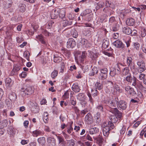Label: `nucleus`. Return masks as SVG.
<instances>
[{"mask_svg":"<svg viewBox=\"0 0 146 146\" xmlns=\"http://www.w3.org/2000/svg\"><path fill=\"white\" fill-rule=\"evenodd\" d=\"M102 126L104 127L103 130L104 135L107 137L109 135V131L114 127L113 124L110 121L104 122Z\"/></svg>","mask_w":146,"mask_h":146,"instance_id":"nucleus-1","label":"nucleus"},{"mask_svg":"<svg viewBox=\"0 0 146 146\" xmlns=\"http://www.w3.org/2000/svg\"><path fill=\"white\" fill-rule=\"evenodd\" d=\"M110 111L115 115H111L110 117L111 121H110L112 123H115L118 120V118H118H121L122 117L121 113L116 108L111 109Z\"/></svg>","mask_w":146,"mask_h":146,"instance_id":"nucleus-2","label":"nucleus"},{"mask_svg":"<svg viewBox=\"0 0 146 146\" xmlns=\"http://www.w3.org/2000/svg\"><path fill=\"white\" fill-rule=\"evenodd\" d=\"M129 83L137 89L142 90L144 88V87L142 85V82L138 81L134 76L133 77L132 80Z\"/></svg>","mask_w":146,"mask_h":146,"instance_id":"nucleus-3","label":"nucleus"},{"mask_svg":"<svg viewBox=\"0 0 146 146\" xmlns=\"http://www.w3.org/2000/svg\"><path fill=\"white\" fill-rule=\"evenodd\" d=\"M34 88L30 86H27L25 85L23 86L21 88V94L25 96L26 95H30L34 92Z\"/></svg>","mask_w":146,"mask_h":146,"instance_id":"nucleus-4","label":"nucleus"},{"mask_svg":"<svg viewBox=\"0 0 146 146\" xmlns=\"http://www.w3.org/2000/svg\"><path fill=\"white\" fill-rule=\"evenodd\" d=\"M137 70L138 72L141 73L146 70L145 63L143 60H140L137 62Z\"/></svg>","mask_w":146,"mask_h":146,"instance_id":"nucleus-5","label":"nucleus"},{"mask_svg":"<svg viewBox=\"0 0 146 146\" xmlns=\"http://www.w3.org/2000/svg\"><path fill=\"white\" fill-rule=\"evenodd\" d=\"M100 71V72L99 73V78L101 80H104L108 76V69L106 68H101Z\"/></svg>","mask_w":146,"mask_h":146,"instance_id":"nucleus-6","label":"nucleus"},{"mask_svg":"<svg viewBox=\"0 0 146 146\" xmlns=\"http://www.w3.org/2000/svg\"><path fill=\"white\" fill-rule=\"evenodd\" d=\"M76 45V42L72 38L68 39L67 43V48H73Z\"/></svg>","mask_w":146,"mask_h":146,"instance_id":"nucleus-7","label":"nucleus"},{"mask_svg":"<svg viewBox=\"0 0 146 146\" xmlns=\"http://www.w3.org/2000/svg\"><path fill=\"white\" fill-rule=\"evenodd\" d=\"M117 106L120 110H125L127 107V103L124 101L120 100L118 102Z\"/></svg>","mask_w":146,"mask_h":146,"instance_id":"nucleus-8","label":"nucleus"},{"mask_svg":"<svg viewBox=\"0 0 146 146\" xmlns=\"http://www.w3.org/2000/svg\"><path fill=\"white\" fill-rule=\"evenodd\" d=\"M85 120L88 124H91L93 122V117L91 114L88 113L85 116Z\"/></svg>","mask_w":146,"mask_h":146,"instance_id":"nucleus-9","label":"nucleus"},{"mask_svg":"<svg viewBox=\"0 0 146 146\" xmlns=\"http://www.w3.org/2000/svg\"><path fill=\"white\" fill-rule=\"evenodd\" d=\"M47 141L48 144L51 145V146H56V139L54 138L48 137L47 139Z\"/></svg>","mask_w":146,"mask_h":146,"instance_id":"nucleus-10","label":"nucleus"},{"mask_svg":"<svg viewBox=\"0 0 146 146\" xmlns=\"http://www.w3.org/2000/svg\"><path fill=\"white\" fill-rule=\"evenodd\" d=\"M113 45L117 48H123L124 44L122 42L118 40H117L113 43Z\"/></svg>","mask_w":146,"mask_h":146,"instance_id":"nucleus-11","label":"nucleus"},{"mask_svg":"<svg viewBox=\"0 0 146 146\" xmlns=\"http://www.w3.org/2000/svg\"><path fill=\"white\" fill-rule=\"evenodd\" d=\"M62 24L63 27H65L68 25H71L72 23V21L71 20L68 21L66 18H64L62 19Z\"/></svg>","mask_w":146,"mask_h":146,"instance_id":"nucleus-12","label":"nucleus"},{"mask_svg":"<svg viewBox=\"0 0 146 146\" xmlns=\"http://www.w3.org/2000/svg\"><path fill=\"white\" fill-rule=\"evenodd\" d=\"M94 139L95 142L97 143L99 146H102L103 144L104 139L101 137H93Z\"/></svg>","mask_w":146,"mask_h":146,"instance_id":"nucleus-13","label":"nucleus"},{"mask_svg":"<svg viewBox=\"0 0 146 146\" xmlns=\"http://www.w3.org/2000/svg\"><path fill=\"white\" fill-rule=\"evenodd\" d=\"M7 131L9 134L13 136L15 135L16 132V129L11 126L7 129Z\"/></svg>","mask_w":146,"mask_h":146,"instance_id":"nucleus-14","label":"nucleus"},{"mask_svg":"<svg viewBox=\"0 0 146 146\" xmlns=\"http://www.w3.org/2000/svg\"><path fill=\"white\" fill-rule=\"evenodd\" d=\"M30 104L32 106V110L35 113H37L39 111V109L38 107L37 106V104L34 105V104L32 103L31 101L29 102Z\"/></svg>","mask_w":146,"mask_h":146,"instance_id":"nucleus-15","label":"nucleus"},{"mask_svg":"<svg viewBox=\"0 0 146 146\" xmlns=\"http://www.w3.org/2000/svg\"><path fill=\"white\" fill-rule=\"evenodd\" d=\"M126 24L129 26H133L135 23V20L132 18H128L126 21Z\"/></svg>","mask_w":146,"mask_h":146,"instance_id":"nucleus-16","label":"nucleus"},{"mask_svg":"<svg viewBox=\"0 0 146 146\" xmlns=\"http://www.w3.org/2000/svg\"><path fill=\"white\" fill-rule=\"evenodd\" d=\"M109 45V40L107 38L104 39L103 41L102 47L104 48H106Z\"/></svg>","mask_w":146,"mask_h":146,"instance_id":"nucleus-17","label":"nucleus"},{"mask_svg":"<svg viewBox=\"0 0 146 146\" xmlns=\"http://www.w3.org/2000/svg\"><path fill=\"white\" fill-rule=\"evenodd\" d=\"M89 52V55L93 60H95L98 56V54L95 53L93 51H88Z\"/></svg>","mask_w":146,"mask_h":146,"instance_id":"nucleus-18","label":"nucleus"},{"mask_svg":"<svg viewBox=\"0 0 146 146\" xmlns=\"http://www.w3.org/2000/svg\"><path fill=\"white\" fill-rule=\"evenodd\" d=\"M81 42L83 47L88 48L90 46V44L88 43V41L87 40L84 38L82 40Z\"/></svg>","mask_w":146,"mask_h":146,"instance_id":"nucleus-19","label":"nucleus"},{"mask_svg":"<svg viewBox=\"0 0 146 146\" xmlns=\"http://www.w3.org/2000/svg\"><path fill=\"white\" fill-rule=\"evenodd\" d=\"M118 99L117 98H115L113 101H111L109 102V105L111 107H115L116 104L117 105Z\"/></svg>","mask_w":146,"mask_h":146,"instance_id":"nucleus-20","label":"nucleus"},{"mask_svg":"<svg viewBox=\"0 0 146 146\" xmlns=\"http://www.w3.org/2000/svg\"><path fill=\"white\" fill-rule=\"evenodd\" d=\"M58 15L60 18L61 19H64L65 17V11L64 10H59Z\"/></svg>","mask_w":146,"mask_h":146,"instance_id":"nucleus-21","label":"nucleus"},{"mask_svg":"<svg viewBox=\"0 0 146 146\" xmlns=\"http://www.w3.org/2000/svg\"><path fill=\"white\" fill-rule=\"evenodd\" d=\"M55 135L56 136L58 140V144H66V142L65 141L64 139L62 136H57L56 134Z\"/></svg>","mask_w":146,"mask_h":146,"instance_id":"nucleus-22","label":"nucleus"},{"mask_svg":"<svg viewBox=\"0 0 146 146\" xmlns=\"http://www.w3.org/2000/svg\"><path fill=\"white\" fill-rule=\"evenodd\" d=\"M77 98L78 100L82 101H84L85 99V95L83 93L79 94L77 96Z\"/></svg>","mask_w":146,"mask_h":146,"instance_id":"nucleus-23","label":"nucleus"},{"mask_svg":"<svg viewBox=\"0 0 146 146\" xmlns=\"http://www.w3.org/2000/svg\"><path fill=\"white\" fill-rule=\"evenodd\" d=\"M123 32L126 34L129 35L131 33V29L128 27H124L123 28Z\"/></svg>","mask_w":146,"mask_h":146,"instance_id":"nucleus-24","label":"nucleus"},{"mask_svg":"<svg viewBox=\"0 0 146 146\" xmlns=\"http://www.w3.org/2000/svg\"><path fill=\"white\" fill-rule=\"evenodd\" d=\"M72 90L76 92H78L80 90L79 86L77 84H74L72 86Z\"/></svg>","mask_w":146,"mask_h":146,"instance_id":"nucleus-25","label":"nucleus"},{"mask_svg":"<svg viewBox=\"0 0 146 146\" xmlns=\"http://www.w3.org/2000/svg\"><path fill=\"white\" fill-rule=\"evenodd\" d=\"M87 54L86 53L85 51L82 52V55L81 56H80L78 58V60L81 62H83L84 61V59L86 57Z\"/></svg>","mask_w":146,"mask_h":146,"instance_id":"nucleus-26","label":"nucleus"},{"mask_svg":"<svg viewBox=\"0 0 146 146\" xmlns=\"http://www.w3.org/2000/svg\"><path fill=\"white\" fill-rule=\"evenodd\" d=\"M57 10H54L53 12H52L51 14V17L52 19H56L58 15V11Z\"/></svg>","mask_w":146,"mask_h":146,"instance_id":"nucleus-27","label":"nucleus"},{"mask_svg":"<svg viewBox=\"0 0 146 146\" xmlns=\"http://www.w3.org/2000/svg\"><path fill=\"white\" fill-rule=\"evenodd\" d=\"M98 72V69L96 67H94L91 72L90 74V75L91 76H94L95 74H97Z\"/></svg>","mask_w":146,"mask_h":146,"instance_id":"nucleus-28","label":"nucleus"},{"mask_svg":"<svg viewBox=\"0 0 146 146\" xmlns=\"http://www.w3.org/2000/svg\"><path fill=\"white\" fill-rule=\"evenodd\" d=\"M99 131V129L96 127L91 128L90 129V133L91 135L95 134Z\"/></svg>","mask_w":146,"mask_h":146,"instance_id":"nucleus-29","label":"nucleus"},{"mask_svg":"<svg viewBox=\"0 0 146 146\" xmlns=\"http://www.w3.org/2000/svg\"><path fill=\"white\" fill-rule=\"evenodd\" d=\"M62 60L61 57L58 56L57 55H54V62L59 63Z\"/></svg>","mask_w":146,"mask_h":146,"instance_id":"nucleus-30","label":"nucleus"},{"mask_svg":"<svg viewBox=\"0 0 146 146\" xmlns=\"http://www.w3.org/2000/svg\"><path fill=\"white\" fill-rule=\"evenodd\" d=\"M38 141L41 145H44L46 143L45 139L44 137H40L38 139Z\"/></svg>","mask_w":146,"mask_h":146,"instance_id":"nucleus-31","label":"nucleus"},{"mask_svg":"<svg viewBox=\"0 0 146 146\" xmlns=\"http://www.w3.org/2000/svg\"><path fill=\"white\" fill-rule=\"evenodd\" d=\"M95 119L96 122L97 123H99L100 121V113L99 112H98L96 113L95 116Z\"/></svg>","mask_w":146,"mask_h":146,"instance_id":"nucleus-32","label":"nucleus"},{"mask_svg":"<svg viewBox=\"0 0 146 146\" xmlns=\"http://www.w3.org/2000/svg\"><path fill=\"white\" fill-rule=\"evenodd\" d=\"M95 88L99 90H101L103 88V85L100 82H97L95 84Z\"/></svg>","mask_w":146,"mask_h":146,"instance_id":"nucleus-33","label":"nucleus"},{"mask_svg":"<svg viewBox=\"0 0 146 146\" xmlns=\"http://www.w3.org/2000/svg\"><path fill=\"white\" fill-rule=\"evenodd\" d=\"M36 38L39 40L43 44H44L45 42L44 40L43 36L41 35H39L36 36Z\"/></svg>","mask_w":146,"mask_h":146,"instance_id":"nucleus-34","label":"nucleus"},{"mask_svg":"<svg viewBox=\"0 0 146 146\" xmlns=\"http://www.w3.org/2000/svg\"><path fill=\"white\" fill-rule=\"evenodd\" d=\"M48 113L47 112H44L43 115V119L45 123H47L48 121Z\"/></svg>","mask_w":146,"mask_h":146,"instance_id":"nucleus-35","label":"nucleus"},{"mask_svg":"<svg viewBox=\"0 0 146 146\" xmlns=\"http://www.w3.org/2000/svg\"><path fill=\"white\" fill-rule=\"evenodd\" d=\"M42 132L40 130H36L33 132V135L34 137H37L42 134Z\"/></svg>","mask_w":146,"mask_h":146,"instance_id":"nucleus-36","label":"nucleus"},{"mask_svg":"<svg viewBox=\"0 0 146 146\" xmlns=\"http://www.w3.org/2000/svg\"><path fill=\"white\" fill-rule=\"evenodd\" d=\"M132 59L130 57H127V59L126 64L128 66H131Z\"/></svg>","mask_w":146,"mask_h":146,"instance_id":"nucleus-37","label":"nucleus"},{"mask_svg":"<svg viewBox=\"0 0 146 146\" xmlns=\"http://www.w3.org/2000/svg\"><path fill=\"white\" fill-rule=\"evenodd\" d=\"M21 68V67L18 65H14L12 71L14 73L16 72L19 70Z\"/></svg>","mask_w":146,"mask_h":146,"instance_id":"nucleus-38","label":"nucleus"},{"mask_svg":"<svg viewBox=\"0 0 146 146\" xmlns=\"http://www.w3.org/2000/svg\"><path fill=\"white\" fill-rule=\"evenodd\" d=\"M71 33L73 37L74 38H76L78 36V33L75 29H72L71 31Z\"/></svg>","mask_w":146,"mask_h":146,"instance_id":"nucleus-39","label":"nucleus"},{"mask_svg":"<svg viewBox=\"0 0 146 146\" xmlns=\"http://www.w3.org/2000/svg\"><path fill=\"white\" fill-rule=\"evenodd\" d=\"M129 68L127 67H126L125 68L122 70V72L123 74L124 75H129Z\"/></svg>","mask_w":146,"mask_h":146,"instance_id":"nucleus-40","label":"nucleus"},{"mask_svg":"<svg viewBox=\"0 0 146 146\" xmlns=\"http://www.w3.org/2000/svg\"><path fill=\"white\" fill-rule=\"evenodd\" d=\"M141 37H143L146 35V30L143 27H142L141 29Z\"/></svg>","mask_w":146,"mask_h":146,"instance_id":"nucleus-41","label":"nucleus"},{"mask_svg":"<svg viewBox=\"0 0 146 146\" xmlns=\"http://www.w3.org/2000/svg\"><path fill=\"white\" fill-rule=\"evenodd\" d=\"M11 79L10 78H6L5 80V82L6 85L8 86H11Z\"/></svg>","mask_w":146,"mask_h":146,"instance_id":"nucleus-42","label":"nucleus"},{"mask_svg":"<svg viewBox=\"0 0 146 146\" xmlns=\"http://www.w3.org/2000/svg\"><path fill=\"white\" fill-rule=\"evenodd\" d=\"M62 52L66 56H69L70 54V52L66 49H62Z\"/></svg>","mask_w":146,"mask_h":146,"instance_id":"nucleus-43","label":"nucleus"},{"mask_svg":"<svg viewBox=\"0 0 146 146\" xmlns=\"http://www.w3.org/2000/svg\"><path fill=\"white\" fill-rule=\"evenodd\" d=\"M97 110L98 111H103V106L102 104H99L96 108Z\"/></svg>","mask_w":146,"mask_h":146,"instance_id":"nucleus-44","label":"nucleus"},{"mask_svg":"<svg viewBox=\"0 0 146 146\" xmlns=\"http://www.w3.org/2000/svg\"><path fill=\"white\" fill-rule=\"evenodd\" d=\"M91 92L93 96L95 97L97 96L98 94V93L96 89H92Z\"/></svg>","mask_w":146,"mask_h":146,"instance_id":"nucleus-45","label":"nucleus"},{"mask_svg":"<svg viewBox=\"0 0 146 146\" xmlns=\"http://www.w3.org/2000/svg\"><path fill=\"white\" fill-rule=\"evenodd\" d=\"M9 98L11 100H13L16 99L17 97L15 94L13 93L10 95L9 96Z\"/></svg>","mask_w":146,"mask_h":146,"instance_id":"nucleus-46","label":"nucleus"},{"mask_svg":"<svg viewBox=\"0 0 146 146\" xmlns=\"http://www.w3.org/2000/svg\"><path fill=\"white\" fill-rule=\"evenodd\" d=\"M58 74V71L56 70H54V71L51 73V76L52 78H54L57 76Z\"/></svg>","mask_w":146,"mask_h":146,"instance_id":"nucleus-47","label":"nucleus"},{"mask_svg":"<svg viewBox=\"0 0 146 146\" xmlns=\"http://www.w3.org/2000/svg\"><path fill=\"white\" fill-rule=\"evenodd\" d=\"M133 78V77H132L130 74L127 76L125 78L126 80L129 83L131 82Z\"/></svg>","mask_w":146,"mask_h":146,"instance_id":"nucleus-48","label":"nucleus"},{"mask_svg":"<svg viewBox=\"0 0 146 146\" xmlns=\"http://www.w3.org/2000/svg\"><path fill=\"white\" fill-rule=\"evenodd\" d=\"M129 93L130 95L134 96L135 94H136V93L134 91V89L133 88L131 87L129 90Z\"/></svg>","mask_w":146,"mask_h":146,"instance_id":"nucleus-49","label":"nucleus"},{"mask_svg":"<svg viewBox=\"0 0 146 146\" xmlns=\"http://www.w3.org/2000/svg\"><path fill=\"white\" fill-rule=\"evenodd\" d=\"M30 54L28 52H25L24 53V56L25 58H26L29 61V56Z\"/></svg>","mask_w":146,"mask_h":146,"instance_id":"nucleus-50","label":"nucleus"},{"mask_svg":"<svg viewBox=\"0 0 146 146\" xmlns=\"http://www.w3.org/2000/svg\"><path fill=\"white\" fill-rule=\"evenodd\" d=\"M68 143L69 144V145L70 146H74L75 144L74 140L73 139L68 140Z\"/></svg>","mask_w":146,"mask_h":146,"instance_id":"nucleus-51","label":"nucleus"},{"mask_svg":"<svg viewBox=\"0 0 146 146\" xmlns=\"http://www.w3.org/2000/svg\"><path fill=\"white\" fill-rule=\"evenodd\" d=\"M119 25H116L112 28L113 31H117L119 29Z\"/></svg>","mask_w":146,"mask_h":146,"instance_id":"nucleus-52","label":"nucleus"},{"mask_svg":"<svg viewBox=\"0 0 146 146\" xmlns=\"http://www.w3.org/2000/svg\"><path fill=\"white\" fill-rule=\"evenodd\" d=\"M73 96H72L71 97L70 99V102L71 104L74 106H75L76 104V100L72 99Z\"/></svg>","mask_w":146,"mask_h":146,"instance_id":"nucleus-53","label":"nucleus"},{"mask_svg":"<svg viewBox=\"0 0 146 146\" xmlns=\"http://www.w3.org/2000/svg\"><path fill=\"white\" fill-rule=\"evenodd\" d=\"M116 74V70L114 69L113 70L111 71L110 72V74L112 77H113Z\"/></svg>","mask_w":146,"mask_h":146,"instance_id":"nucleus-54","label":"nucleus"},{"mask_svg":"<svg viewBox=\"0 0 146 146\" xmlns=\"http://www.w3.org/2000/svg\"><path fill=\"white\" fill-rule=\"evenodd\" d=\"M2 123L3 127H6L8 125V121L7 119H4Z\"/></svg>","mask_w":146,"mask_h":146,"instance_id":"nucleus-55","label":"nucleus"},{"mask_svg":"<svg viewBox=\"0 0 146 146\" xmlns=\"http://www.w3.org/2000/svg\"><path fill=\"white\" fill-rule=\"evenodd\" d=\"M72 124H71L70 125L69 127L68 128L67 132L69 134L71 133V131H72L73 130V128L72 127Z\"/></svg>","mask_w":146,"mask_h":146,"instance_id":"nucleus-56","label":"nucleus"},{"mask_svg":"<svg viewBox=\"0 0 146 146\" xmlns=\"http://www.w3.org/2000/svg\"><path fill=\"white\" fill-rule=\"evenodd\" d=\"M114 88L117 91H118L119 92H122V90L120 89V88L118 85H115Z\"/></svg>","mask_w":146,"mask_h":146,"instance_id":"nucleus-57","label":"nucleus"},{"mask_svg":"<svg viewBox=\"0 0 146 146\" xmlns=\"http://www.w3.org/2000/svg\"><path fill=\"white\" fill-rule=\"evenodd\" d=\"M133 45L136 49H138L140 46V44L138 42H134L133 43Z\"/></svg>","mask_w":146,"mask_h":146,"instance_id":"nucleus-58","label":"nucleus"},{"mask_svg":"<svg viewBox=\"0 0 146 146\" xmlns=\"http://www.w3.org/2000/svg\"><path fill=\"white\" fill-rule=\"evenodd\" d=\"M131 36H135L137 34V31L136 30L134 29L133 31L131 30V33H130Z\"/></svg>","mask_w":146,"mask_h":146,"instance_id":"nucleus-59","label":"nucleus"},{"mask_svg":"<svg viewBox=\"0 0 146 146\" xmlns=\"http://www.w3.org/2000/svg\"><path fill=\"white\" fill-rule=\"evenodd\" d=\"M115 21V18L113 17H111L109 19V22L110 23H114Z\"/></svg>","mask_w":146,"mask_h":146,"instance_id":"nucleus-60","label":"nucleus"},{"mask_svg":"<svg viewBox=\"0 0 146 146\" xmlns=\"http://www.w3.org/2000/svg\"><path fill=\"white\" fill-rule=\"evenodd\" d=\"M145 76V75L143 74H140L139 76V79L140 80H144Z\"/></svg>","mask_w":146,"mask_h":146,"instance_id":"nucleus-61","label":"nucleus"},{"mask_svg":"<svg viewBox=\"0 0 146 146\" xmlns=\"http://www.w3.org/2000/svg\"><path fill=\"white\" fill-rule=\"evenodd\" d=\"M72 108L75 111L76 113H78L79 110L78 109L77 107L76 106L72 107Z\"/></svg>","mask_w":146,"mask_h":146,"instance_id":"nucleus-62","label":"nucleus"},{"mask_svg":"<svg viewBox=\"0 0 146 146\" xmlns=\"http://www.w3.org/2000/svg\"><path fill=\"white\" fill-rule=\"evenodd\" d=\"M103 53L105 55L108 56L109 57L111 56L112 55V54L111 52H108L107 51H104Z\"/></svg>","mask_w":146,"mask_h":146,"instance_id":"nucleus-63","label":"nucleus"},{"mask_svg":"<svg viewBox=\"0 0 146 146\" xmlns=\"http://www.w3.org/2000/svg\"><path fill=\"white\" fill-rule=\"evenodd\" d=\"M119 35L118 33H115L113 34V37L114 39H116L118 38Z\"/></svg>","mask_w":146,"mask_h":146,"instance_id":"nucleus-64","label":"nucleus"}]
</instances>
